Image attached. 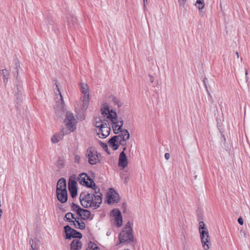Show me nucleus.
I'll use <instances>...</instances> for the list:
<instances>
[{
  "mask_svg": "<svg viewBox=\"0 0 250 250\" xmlns=\"http://www.w3.org/2000/svg\"><path fill=\"white\" fill-rule=\"evenodd\" d=\"M122 178H124L125 183L127 184L129 180V177L127 175H126L125 174H123L122 176Z\"/></svg>",
  "mask_w": 250,
  "mask_h": 250,
  "instance_id": "f704fd0d",
  "label": "nucleus"
},
{
  "mask_svg": "<svg viewBox=\"0 0 250 250\" xmlns=\"http://www.w3.org/2000/svg\"><path fill=\"white\" fill-rule=\"evenodd\" d=\"M73 223L75 227L77 229H83L85 228V224L81 220H79V218L75 219V220L73 221Z\"/></svg>",
  "mask_w": 250,
  "mask_h": 250,
  "instance_id": "393cba45",
  "label": "nucleus"
},
{
  "mask_svg": "<svg viewBox=\"0 0 250 250\" xmlns=\"http://www.w3.org/2000/svg\"><path fill=\"white\" fill-rule=\"evenodd\" d=\"M92 194L87 192H83L80 194V200L82 206L85 208H91L96 209L100 207L101 199L97 197L95 203L91 202Z\"/></svg>",
  "mask_w": 250,
  "mask_h": 250,
  "instance_id": "f03ea898",
  "label": "nucleus"
},
{
  "mask_svg": "<svg viewBox=\"0 0 250 250\" xmlns=\"http://www.w3.org/2000/svg\"><path fill=\"white\" fill-rule=\"evenodd\" d=\"M77 183L74 179L70 178L68 182V189L72 198H74L77 194Z\"/></svg>",
  "mask_w": 250,
  "mask_h": 250,
  "instance_id": "4468645a",
  "label": "nucleus"
},
{
  "mask_svg": "<svg viewBox=\"0 0 250 250\" xmlns=\"http://www.w3.org/2000/svg\"><path fill=\"white\" fill-rule=\"evenodd\" d=\"M143 1H144V7H145L146 3L147 2V0H143Z\"/></svg>",
  "mask_w": 250,
  "mask_h": 250,
  "instance_id": "a18cd8bd",
  "label": "nucleus"
},
{
  "mask_svg": "<svg viewBox=\"0 0 250 250\" xmlns=\"http://www.w3.org/2000/svg\"><path fill=\"white\" fill-rule=\"evenodd\" d=\"M149 80H150V82L152 83L153 82H154V77L151 75H149Z\"/></svg>",
  "mask_w": 250,
  "mask_h": 250,
  "instance_id": "79ce46f5",
  "label": "nucleus"
},
{
  "mask_svg": "<svg viewBox=\"0 0 250 250\" xmlns=\"http://www.w3.org/2000/svg\"><path fill=\"white\" fill-rule=\"evenodd\" d=\"M128 162L125 153L122 151L120 153L118 161V166L122 169H125L127 166Z\"/></svg>",
  "mask_w": 250,
  "mask_h": 250,
  "instance_id": "2eb2a0df",
  "label": "nucleus"
},
{
  "mask_svg": "<svg viewBox=\"0 0 250 250\" xmlns=\"http://www.w3.org/2000/svg\"><path fill=\"white\" fill-rule=\"evenodd\" d=\"M79 215L83 219L85 220L88 219L90 217L91 213L89 210L82 208V210H80V212H79Z\"/></svg>",
  "mask_w": 250,
  "mask_h": 250,
  "instance_id": "b1692460",
  "label": "nucleus"
},
{
  "mask_svg": "<svg viewBox=\"0 0 250 250\" xmlns=\"http://www.w3.org/2000/svg\"><path fill=\"white\" fill-rule=\"evenodd\" d=\"M29 243L31 245V247L32 248V244L33 245V246H34L35 244L38 245V244L36 243V242H35V244H34V241H33V239L32 238L30 239L29 240Z\"/></svg>",
  "mask_w": 250,
  "mask_h": 250,
  "instance_id": "a19ab883",
  "label": "nucleus"
},
{
  "mask_svg": "<svg viewBox=\"0 0 250 250\" xmlns=\"http://www.w3.org/2000/svg\"><path fill=\"white\" fill-rule=\"evenodd\" d=\"M205 5V3L204 0H197L195 3V6L200 11V14L202 17L204 15V13L203 12L202 10L204 8Z\"/></svg>",
  "mask_w": 250,
  "mask_h": 250,
  "instance_id": "4be33fe9",
  "label": "nucleus"
},
{
  "mask_svg": "<svg viewBox=\"0 0 250 250\" xmlns=\"http://www.w3.org/2000/svg\"><path fill=\"white\" fill-rule=\"evenodd\" d=\"M62 190H66V181L64 178H61L57 183L56 191L60 192Z\"/></svg>",
  "mask_w": 250,
  "mask_h": 250,
  "instance_id": "6ab92c4d",
  "label": "nucleus"
},
{
  "mask_svg": "<svg viewBox=\"0 0 250 250\" xmlns=\"http://www.w3.org/2000/svg\"><path fill=\"white\" fill-rule=\"evenodd\" d=\"M187 0H178L179 3L180 5L185 6Z\"/></svg>",
  "mask_w": 250,
  "mask_h": 250,
  "instance_id": "e433bc0d",
  "label": "nucleus"
},
{
  "mask_svg": "<svg viewBox=\"0 0 250 250\" xmlns=\"http://www.w3.org/2000/svg\"><path fill=\"white\" fill-rule=\"evenodd\" d=\"M96 131L100 138H105L109 134L110 127L109 123H104L103 126L101 128L96 129Z\"/></svg>",
  "mask_w": 250,
  "mask_h": 250,
  "instance_id": "f8f14e48",
  "label": "nucleus"
},
{
  "mask_svg": "<svg viewBox=\"0 0 250 250\" xmlns=\"http://www.w3.org/2000/svg\"><path fill=\"white\" fill-rule=\"evenodd\" d=\"M93 189L95 190V193H91L92 194V199L91 200V202H93L95 203L97 197H99L100 199H101V202L100 205L102 203V194L99 192V188L97 187L95 188H93Z\"/></svg>",
  "mask_w": 250,
  "mask_h": 250,
  "instance_id": "aec40b11",
  "label": "nucleus"
},
{
  "mask_svg": "<svg viewBox=\"0 0 250 250\" xmlns=\"http://www.w3.org/2000/svg\"><path fill=\"white\" fill-rule=\"evenodd\" d=\"M85 156L88 159V163L91 165H95L99 161L97 151L93 147H90L87 149Z\"/></svg>",
  "mask_w": 250,
  "mask_h": 250,
  "instance_id": "6e6552de",
  "label": "nucleus"
},
{
  "mask_svg": "<svg viewBox=\"0 0 250 250\" xmlns=\"http://www.w3.org/2000/svg\"><path fill=\"white\" fill-rule=\"evenodd\" d=\"M108 120L106 117H104L103 115L102 117H98L95 118L94 124L95 127L97 128L96 129L101 128L104 125V123H107Z\"/></svg>",
  "mask_w": 250,
  "mask_h": 250,
  "instance_id": "dca6fc26",
  "label": "nucleus"
},
{
  "mask_svg": "<svg viewBox=\"0 0 250 250\" xmlns=\"http://www.w3.org/2000/svg\"><path fill=\"white\" fill-rule=\"evenodd\" d=\"M101 146H102V147L103 148V149L104 150H107V149L108 146L106 144L104 143H101Z\"/></svg>",
  "mask_w": 250,
  "mask_h": 250,
  "instance_id": "4c0bfd02",
  "label": "nucleus"
},
{
  "mask_svg": "<svg viewBox=\"0 0 250 250\" xmlns=\"http://www.w3.org/2000/svg\"><path fill=\"white\" fill-rule=\"evenodd\" d=\"M111 102L115 104L118 106V107L120 108L123 105L122 103L118 99L117 97L113 96H111L109 97Z\"/></svg>",
  "mask_w": 250,
  "mask_h": 250,
  "instance_id": "bb28decb",
  "label": "nucleus"
},
{
  "mask_svg": "<svg viewBox=\"0 0 250 250\" xmlns=\"http://www.w3.org/2000/svg\"><path fill=\"white\" fill-rule=\"evenodd\" d=\"M78 181L81 185L91 188L92 189L97 187L94 181L84 173H81L79 175Z\"/></svg>",
  "mask_w": 250,
  "mask_h": 250,
  "instance_id": "0eeeda50",
  "label": "nucleus"
},
{
  "mask_svg": "<svg viewBox=\"0 0 250 250\" xmlns=\"http://www.w3.org/2000/svg\"><path fill=\"white\" fill-rule=\"evenodd\" d=\"M126 149V147L125 146L124 147L123 149V151L125 152V151Z\"/></svg>",
  "mask_w": 250,
  "mask_h": 250,
  "instance_id": "49530a36",
  "label": "nucleus"
},
{
  "mask_svg": "<svg viewBox=\"0 0 250 250\" xmlns=\"http://www.w3.org/2000/svg\"><path fill=\"white\" fill-rule=\"evenodd\" d=\"M115 221L116 223V225L118 227H120L122 225L123 222V218L122 215H120L119 217H117L115 218Z\"/></svg>",
  "mask_w": 250,
  "mask_h": 250,
  "instance_id": "2f4dec72",
  "label": "nucleus"
},
{
  "mask_svg": "<svg viewBox=\"0 0 250 250\" xmlns=\"http://www.w3.org/2000/svg\"><path fill=\"white\" fill-rule=\"evenodd\" d=\"M65 218L67 221L72 223H73V221H74L75 219L77 218L75 217V215L71 212L67 213L65 215Z\"/></svg>",
  "mask_w": 250,
  "mask_h": 250,
  "instance_id": "c756f323",
  "label": "nucleus"
},
{
  "mask_svg": "<svg viewBox=\"0 0 250 250\" xmlns=\"http://www.w3.org/2000/svg\"><path fill=\"white\" fill-rule=\"evenodd\" d=\"M120 134L118 135L122 139L123 142H126L129 139L130 135L127 130L124 129L120 131Z\"/></svg>",
  "mask_w": 250,
  "mask_h": 250,
  "instance_id": "412c9836",
  "label": "nucleus"
},
{
  "mask_svg": "<svg viewBox=\"0 0 250 250\" xmlns=\"http://www.w3.org/2000/svg\"><path fill=\"white\" fill-rule=\"evenodd\" d=\"M55 82L56 88L54 89V90L56 94L55 100L56 104L54 106V109L56 115L60 118H62L64 115L65 112L64 106V103L62 95L59 88L58 81L55 80Z\"/></svg>",
  "mask_w": 250,
  "mask_h": 250,
  "instance_id": "7ed1b4c3",
  "label": "nucleus"
},
{
  "mask_svg": "<svg viewBox=\"0 0 250 250\" xmlns=\"http://www.w3.org/2000/svg\"><path fill=\"white\" fill-rule=\"evenodd\" d=\"M99 249L96 244L92 242H90L88 244V247L86 250H97Z\"/></svg>",
  "mask_w": 250,
  "mask_h": 250,
  "instance_id": "7c9ffc66",
  "label": "nucleus"
},
{
  "mask_svg": "<svg viewBox=\"0 0 250 250\" xmlns=\"http://www.w3.org/2000/svg\"><path fill=\"white\" fill-rule=\"evenodd\" d=\"M80 90L82 93L83 94L82 97L89 98V87L87 83H80Z\"/></svg>",
  "mask_w": 250,
  "mask_h": 250,
  "instance_id": "a211bd4d",
  "label": "nucleus"
},
{
  "mask_svg": "<svg viewBox=\"0 0 250 250\" xmlns=\"http://www.w3.org/2000/svg\"><path fill=\"white\" fill-rule=\"evenodd\" d=\"M80 100L81 101L80 102V104L76 105V108L83 112L85 111L88 107L89 98L85 96V97H82Z\"/></svg>",
  "mask_w": 250,
  "mask_h": 250,
  "instance_id": "ddd939ff",
  "label": "nucleus"
},
{
  "mask_svg": "<svg viewBox=\"0 0 250 250\" xmlns=\"http://www.w3.org/2000/svg\"><path fill=\"white\" fill-rule=\"evenodd\" d=\"M107 203L109 204L118 203L119 201V195L114 189H110L107 193Z\"/></svg>",
  "mask_w": 250,
  "mask_h": 250,
  "instance_id": "9b49d317",
  "label": "nucleus"
},
{
  "mask_svg": "<svg viewBox=\"0 0 250 250\" xmlns=\"http://www.w3.org/2000/svg\"><path fill=\"white\" fill-rule=\"evenodd\" d=\"M63 135L61 134H56L51 138V142L54 144H56L60 142L62 139Z\"/></svg>",
  "mask_w": 250,
  "mask_h": 250,
  "instance_id": "a878e982",
  "label": "nucleus"
},
{
  "mask_svg": "<svg viewBox=\"0 0 250 250\" xmlns=\"http://www.w3.org/2000/svg\"><path fill=\"white\" fill-rule=\"evenodd\" d=\"M101 113L104 117H106L111 122L114 133L118 134L120 131L123 130L122 129L124 123L123 119L121 118H117L116 112L109 108L108 103H105L102 105Z\"/></svg>",
  "mask_w": 250,
  "mask_h": 250,
  "instance_id": "f257e3e1",
  "label": "nucleus"
},
{
  "mask_svg": "<svg viewBox=\"0 0 250 250\" xmlns=\"http://www.w3.org/2000/svg\"><path fill=\"white\" fill-rule=\"evenodd\" d=\"M248 74V71L247 70H245V75H246V82H247L248 81V77H247V75Z\"/></svg>",
  "mask_w": 250,
  "mask_h": 250,
  "instance_id": "c03bdc74",
  "label": "nucleus"
},
{
  "mask_svg": "<svg viewBox=\"0 0 250 250\" xmlns=\"http://www.w3.org/2000/svg\"><path fill=\"white\" fill-rule=\"evenodd\" d=\"M108 146L114 150L117 149L120 145H126V143L123 142L122 139L118 135L112 137L108 142Z\"/></svg>",
  "mask_w": 250,
  "mask_h": 250,
  "instance_id": "1a4fd4ad",
  "label": "nucleus"
},
{
  "mask_svg": "<svg viewBox=\"0 0 250 250\" xmlns=\"http://www.w3.org/2000/svg\"><path fill=\"white\" fill-rule=\"evenodd\" d=\"M111 213L113 216H114L115 218L119 217L122 215L121 212L118 209H113L112 210Z\"/></svg>",
  "mask_w": 250,
  "mask_h": 250,
  "instance_id": "72a5a7b5",
  "label": "nucleus"
},
{
  "mask_svg": "<svg viewBox=\"0 0 250 250\" xmlns=\"http://www.w3.org/2000/svg\"><path fill=\"white\" fill-rule=\"evenodd\" d=\"M238 223H239L240 225H243V224H244L243 219L242 218V217H240L238 218Z\"/></svg>",
  "mask_w": 250,
  "mask_h": 250,
  "instance_id": "ea45409f",
  "label": "nucleus"
},
{
  "mask_svg": "<svg viewBox=\"0 0 250 250\" xmlns=\"http://www.w3.org/2000/svg\"><path fill=\"white\" fill-rule=\"evenodd\" d=\"M236 55H237V58H238V57H239L238 52H236Z\"/></svg>",
  "mask_w": 250,
  "mask_h": 250,
  "instance_id": "de8ad7c7",
  "label": "nucleus"
},
{
  "mask_svg": "<svg viewBox=\"0 0 250 250\" xmlns=\"http://www.w3.org/2000/svg\"><path fill=\"white\" fill-rule=\"evenodd\" d=\"M56 167L61 169L64 167V160L63 158H59L55 164Z\"/></svg>",
  "mask_w": 250,
  "mask_h": 250,
  "instance_id": "c85d7f7f",
  "label": "nucleus"
},
{
  "mask_svg": "<svg viewBox=\"0 0 250 250\" xmlns=\"http://www.w3.org/2000/svg\"><path fill=\"white\" fill-rule=\"evenodd\" d=\"M80 160H81V157L79 155H76L75 156V158H74L75 163H79Z\"/></svg>",
  "mask_w": 250,
  "mask_h": 250,
  "instance_id": "c9c22d12",
  "label": "nucleus"
},
{
  "mask_svg": "<svg viewBox=\"0 0 250 250\" xmlns=\"http://www.w3.org/2000/svg\"><path fill=\"white\" fill-rule=\"evenodd\" d=\"M199 231L204 250H209L211 246V238L208 229L203 221H201L199 223Z\"/></svg>",
  "mask_w": 250,
  "mask_h": 250,
  "instance_id": "20e7f679",
  "label": "nucleus"
},
{
  "mask_svg": "<svg viewBox=\"0 0 250 250\" xmlns=\"http://www.w3.org/2000/svg\"><path fill=\"white\" fill-rule=\"evenodd\" d=\"M39 247L38 245H37L36 244L34 246L33 244H32V250H38Z\"/></svg>",
  "mask_w": 250,
  "mask_h": 250,
  "instance_id": "58836bf2",
  "label": "nucleus"
},
{
  "mask_svg": "<svg viewBox=\"0 0 250 250\" xmlns=\"http://www.w3.org/2000/svg\"><path fill=\"white\" fill-rule=\"evenodd\" d=\"M165 157L166 158V160H168L170 158V154L168 153H166L165 154Z\"/></svg>",
  "mask_w": 250,
  "mask_h": 250,
  "instance_id": "37998d69",
  "label": "nucleus"
},
{
  "mask_svg": "<svg viewBox=\"0 0 250 250\" xmlns=\"http://www.w3.org/2000/svg\"><path fill=\"white\" fill-rule=\"evenodd\" d=\"M71 208L73 211H76L78 215H79V212H80V210H82V209L79 206L74 203H73Z\"/></svg>",
  "mask_w": 250,
  "mask_h": 250,
  "instance_id": "473e14b6",
  "label": "nucleus"
},
{
  "mask_svg": "<svg viewBox=\"0 0 250 250\" xmlns=\"http://www.w3.org/2000/svg\"><path fill=\"white\" fill-rule=\"evenodd\" d=\"M0 74L2 76L3 82L6 83L8 82V76L9 75V72L6 69H3L1 70Z\"/></svg>",
  "mask_w": 250,
  "mask_h": 250,
  "instance_id": "cd10ccee",
  "label": "nucleus"
},
{
  "mask_svg": "<svg viewBox=\"0 0 250 250\" xmlns=\"http://www.w3.org/2000/svg\"><path fill=\"white\" fill-rule=\"evenodd\" d=\"M66 234V239H70L71 237L81 238L82 237V234L76 230L71 228L68 225L64 228Z\"/></svg>",
  "mask_w": 250,
  "mask_h": 250,
  "instance_id": "9d476101",
  "label": "nucleus"
},
{
  "mask_svg": "<svg viewBox=\"0 0 250 250\" xmlns=\"http://www.w3.org/2000/svg\"><path fill=\"white\" fill-rule=\"evenodd\" d=\"M82 246L81 242L77 239H75L71 243V250H80Z\"/></svg>",
  "mask_w": 250,
  "mask_h": 250,
  "instance_id": "5701e85b",
  "label": "nucleus"
},
{
  "mask_svg": "<svg viewBox=\"0 0 250 250\" xmlns=\"http://www.w3.org/2000/svg\"><path fill=\"white\" fill-rule=\"evenodd\" d=\"M120 243L131 242L133 240V235L132 234V228L126 225L125 229L122 230L119 236Z\"/></svg>",
  "mask_w": 250,
  "mask_h": 250,
  "instance_id": "39448f33",
  "label": "nucleus"
},
{
  "mask_svg": "<svg viewBox=\"0 0 250 250\" xmlns=\"http://www.w3.org/2000/svg\"><path fill=\"white\" fill-rule=\"evenodd\" d=\"M58 200L62 203L66 202L67 200V192L66 190H62L60 192L56 191Z\"/></svg>",
  "mask_w": 250,
  "mask_h": 250,
  "instance_id": "f3484780",
  "label": "nucleus"
},
{
  "mask_svg": "<svg viewBox=\"0 0 250 250\" xmlns=\"http://www.w3.org/2000/svg\"><path fill=\"white\" fill-rule=\"evenodd\" d=\"M64 122L65 125L70 132H74L76 129V120L72 113L66 112Z\"/></svg>",
  "mask_w": 250,
  "mask_h": 250,
  "instance_id": "423d86ee",
  "label": "nucleus"
}]
</instances>
